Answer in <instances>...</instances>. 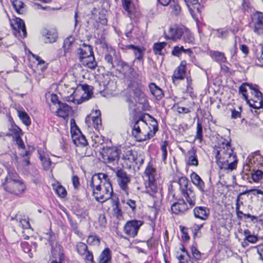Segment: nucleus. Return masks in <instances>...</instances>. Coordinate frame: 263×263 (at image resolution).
Returning a JSON list of instances; mask_svg holds the SVG:
<instances>
[{
  "instance_id": "1",
  "label": "nucleus",
  "mask_w": 263,
  "mask_h": 263,
  "mask_svg": "<svg viewBox=\"0 0 263 263\" xmlns=\"http://www.w3.org/2000/svg\"><path fill=\"white\" fill-rule=\"evenodd\" d=\"M213 154L220 170L233 171L236 168L237 159L230 142H222L214 147Z\"/></svg>"
},
{
  "instance_id": "2",
  "label": "nucleus",
  "mask_w": 263,
  "mask_h": 263,
  "mask_svg": "<svg viewBox=\"0 0 263 263\" xmlns=\"http://www.w3.org/2000/svg\"><path fill=\"white\" fill-rule=\"evenodd\" d=\"M93 189V195L99 202H103L112 196L113 190L107 174L99 173L93 175L89 181Z\"/></svg>"
},
{
  "instance_id": "3",
  "label": "nucleus",
  "mask_w": 263,
  "mask_h": 263,
  "mask_svg": "<svg viewBox=\"0 0 263 263\" xmlns=\"http://www.w3.org/2000/svg\"><path fill=\"white\" fill-rule=\"evenodd\" d=\"M7 175L2 183L4 189L11 194L19 195L23 193L26 185L13 168L10 166H6Z\"/></svg>"
},
{
  "instance_id": "4",
  "label": "nucleus",
  "mask_w": 263,
  "mask_h": 263,
  "mask_svg": "<svg viewBox=\"0 0 263 263\" xmlns=\"http://www.w3.org/2000/svg\"><path fill=\"white\" fill-rule=\"evenodd\" d=\"M147 125L142 117L135 121L132 128V135L138 141H144L153 137L158 131V123L154 118L151 117L150 125L153 130H149L146 134L143 132V128Z\"/></svg>"
},
{
  "instance_id": "5",
  "label": "nucleus",
  "mask_w": 263,
  "mask_h": 263,
  "mask_svg": "<svg viewBox=\"0 0 263 263\" xmlns=\"http://www.w3.org/2000/svg\"><path fill=\"white\" fill-rule=\"evenodd\" d=\"M124 100L128 104L129 110H136L137 103L143 104L146 101L144 93L138 88L128 91L124 96Z\"/></svg>"
},
{
  "instance_id": "6",
  "label": "nucleus",
  "mask_w": 263,
  "mask_h": 263,
  "mask_svg": "<svg viewBox=\"0 0 263 263\" xmlns=\"http://www.w3.org/2000/svg\"><path fill=\"white\" fill-rule=\"evenodd\" d=\"M179 185L180 190L186 198L187 202L191 207L195 205L196 201L195 193L193 192L192 187H189L188 180L186 178L180 177L177 182Z\"/></svg>"
},
{
  "instance_id": "7",
  "label": "nucleus",
  "mask_w": 263,
  "mask_h": 263,
  "mask_svg": "<svg viewBox=\"0 0 263 263\" xmlns=\"http://www.w3.org/2000/svg\"><path fill=\"white\" fill-rule=\"evenodd\" d=\"M54 236H51L48 240L51 247L50 263H61L65 259L63 249L58 242L54 243Z\"/></svg>"
},
{
  "instance_id": "8",
  "label": "nucleus",
  "mask_w": 263,
  "mask_h": 263,
  "mask_svg": "<svg viewBox=\"0 0 263 263\" xmlns=\"http://www.w3.org/2000/svg\"><path fill=\"white\" fill-rule=\"evenodd\" d=\"M119 149L116 147H104L101 152L103 159L107 163L115 165L118 164L119 159Z\"/></svg>"
},
{
  "instance_id": "9",
  "label": "nucleus",
  "mask_w": 263,
  "mask_h": 263,
  "mask_svg": "<svg viewBox=\"0 0 263 263\" xmlns=\"http://www.w3.org/2000/svg\"><path fill=\"white\" fill-rule=\"evenodd\" d=\"M143 222L137 219L131 220L127 221L123 227L124 233L129 237H135L140 229L143 225Z\"/></svg>"
},
{
  "instance_id": "10",
  "label": "nucleus",
  "mask_w": 263,
  "mask_h": 263,
  "mask_svg": "<svg viewBox=\"0 0 263 263\" xmlns=\"http://www.w3.org/2000/svg\"><path fill=\"white\" fill-rule=\"evenodd\" d=\"M10 25L14 31L15 36H21L23 38L27 36V31L25 23L22 19L15 17L10 20Z\"/></svg>"
},
{
  "instance_id": "11",
  "label": "nucleus",
  "mask_w": 263,
  "mask_h": 263,
  "mask_svg": "<svg viewBox=\"0 0 263 263\" xmlns=\"http://www.w3.org/2000/svg\"><path fill=\"white\" fill-rule=\"evenodd\" d=\"M117 182L120 188L125 192L128 190V184L130 182V177L123 169L118 168L115 171Z\"/></svg>"
},
{
  "instance_id": "12",
  "label": "nucleus",
  "mask_w": 263,
  "mask_h": 263,
  "mask_svg": "<svg viewBox=\"0 0 263 263\" xmlns=\"http://www.w3.org/2000/svg\"><path fill=\"white\" fill-rule=\"evenodd\" d=\"M85 123L88 127H93L99 132L102 128L100 111L96 110L95 115L93 114L88 115L85 119Z\"/></svg>"
},
{
  "instance_id": "13",
  "label": "nucleus",
  "mask_w": 263,
  "mask_h": 263,
  "mask_svg": "<svg viewBox=\"0 0 263 263\" xmlns=\"http://www.w3.org/2000/svg\"><path fill=\"white\" fill-rule=\"evenodd\" d=\"M253 31L258 35L263 34V12L256 11L252 16Z\"/></svg>"
},
{
  "instance_id": "14",
  "label": "nucleus",
  "mask_w": 263,
  "mask_h": 263,
  "mask_svg": "<svg viewBox=\"0 0 263 263\" xmlns=\"http://www.w3.org/2000/svg\"><path fill=\"white\" fill-rule=\"evenodd\" d=\"M122 159L124 163H125L127 167H130L134 164H137V157L134 152L129 149H125L124 150L122 156Z\"/></svg>"
},
{
  "instance_id": "15",
  "label": "nucleus",
  "mask_w": 263,
  "mask_h": 263,
  "mask_svg": "<svg viewBox=\"0 0 263 263\" xmlns=\"http://www.w3.org/2000/svg\"><path fill=\"white\" fill-rule=\"evenodd\" d=\"M104 60L110 68H115V63L119 60H117V53L113 48H109V51L104 53Z\"/></svg>"
},
{
  "instance_id": "16",
  "label": "nucleus",
  "mask_w": 263,
  "mask_h": 263,
  "mask_svg": "<svg viewBox=\"0 0 263 263\" xmlns=\"http://www.w3.org/2000/svg\"><path fill=\"white\" fill-rule=\"evenodd\" d=\"M186 62L183 61L181 62L180 65L177 67L172 76V81L174 83L178 81L184 79L185 74Z\"/></svg>"
},
{
  "instance_id": "17",
  "label": "nucleus",
  "mask_w": 263,
  "mask_h": 263,
  "mask_svg": "<svg viewBox=\"0 0 263 263\" xmlns=\"http://www.w3.org/2000/svg\"><path fill=\"white\" fill-rule=\"evenodd\" d=\"M185 29L186 27L183 25H175L174 27L170 28L169 33L171 38L174 41L180 39L183 35Z\"/></svg>"
},
{
  "instance_id": "18",
  "label": "nucleus",
  "mask_w": 263,
  "mask_h": 263,
  "mask_svg": "<svg viewBox=\"0 0 263 263\" xmlns=\"http://www.w3.org/2000/svg\"><path fill=\"white\" fill-rule=\"evenodd\" d=\"M187 210V204L183 200H179L171 206L172 212L176 215L184 213Z\"/></svg>"
},
{
  "instance_id": "19",
  "label": "nucleus",
  "mask_w": 263,
  "mask_h": 263,
  "mask_svg": "<svg viewBox=\"0 0 263 263\" xmlns=\"http://www.w3.org/2000/svg\"><path fill=\"white\" fill-rule=\"evenodd\" d=\"M78 54L79 55L80 60L88 57L89 55H93L92 48L90 45L83 43L80 45L78 48Z\"/></svg>"
},
{
  "instance_id": "20",
  "label": "nucleus",
  "mask_w": 263,
  "mask_h": 263,
  "mask_svg": "<svg viewBox=\"0 0 263 263\" xmlns=\"http://www.w3.org/2000/svg\"><path fill=\"white\" fill-rule=\"evenodd\" d=\"M148 88L151 95L157 100H160L164 97L163 91L155 83H150Z\"/></svg>"
},
{
  "instance_id": "21",
  "label": "nucleus",
  "mask_w": 263,
  "mask_h": 263,
  "mask_svg": "<svg viewBox=\"0 0 263 263\" xmlns=\"http://www.w3.org/2000/svg\"><path fill=\"white\" fill-rule=\"evenodd\" d=\"M72 108L66 103H61L57 111V115L60 117L66 119L71 112Z\"/></svg>"
},
{
  "instance_id": "22",
  "label": "nucleus",
  "mask_w": 263,
  "mask_h": 263,
  "mask_svg": "<svg viewBox=\"0 0 263 263\" xmlns=\"http://www.w3.org/2000/svg\"><path fill=\"white\" fill-rule=\"evenodd\" d=\"M21 247L23 251L29 254L30 258L32 257L33 252L36 251L37 244L35 242H31L29 243L28 242H22Z\"/></svg>"
},
{
  "instance_id": "23",
  "label": "nucleus",
  "mask_w": 263,
  "mask_h": 263,
  "mask_svg": "<svg viewBox=\"0 0 263 263\" xmlns=\"http://www.w3.org/2000/svg\"><path fill=\"white\" fill-rule=\"evenodd\" d=\"M80 61L84 66L90 68V69H95L97 65V62L95 61L94 55H89L88 57L82 58V59L80 60Z\"/></svg>"
},
{
  "instance_id": "24",
  "label": "nucleus",
  "mask_w": 263,
  "mask_h": 263,
  "mask_svg": "<svg viewBox=\"0 0 263 263\" xmlns=\"http://www.w3.org/2000/svg\"><path fill=\"white\" fill-rule=\"evenodd\" d=\"M184 1L186 3L191 15L197 24V17L195 14V11L197 10V7L196 6L197 0H184Z\"/></svg>"
},
{
  "instance_id": "25",
  "label": "nucleus",
  "mask_w": 263,
  "mask_h": 263,
  "mask_svg": "<svg viewBox=\"0 0 263 263\" xmlns=\"http://www.w3.org/2000/svg\"><path fill=\"white\" fill-rule=\"evenodd\" d=\"M144 174L147 178V180H155L156 170L152 163L149 162L147 165L144 171Z\"/></svg>"
},
{
  "instance_id": "26",
  "label": "nucleus",
  "mask_w": 263,
  "mask_h": 263,
  "mask_svg": "<svg viewBox=\"0 0 263 263\" xmlns=\"http://www.w3.org/2000/svg\"><path fill=\"white\" fill-rule=\"evenodd\" d=\"M111 259L110 250L105 248L101 253L99 257V263H110Z\"/></svg>"
},
{
  "instance_id": "27",
  "label": "nucleus",
  "mask_w": 263,
  "mask_h": 263,
  "mask_svg": "<svg viewBox=\"0 0 263 263\" xmlns=\"http://www.w3.org/2000/svg\"><path fill=\"white\" fill-rule=\"evenodd\" d=\"M198 189L202 192V195L201 197V200L203 201V200L208 198L210 195V191L205 187L204 183L201 180L200 177L198 176Z\"/></svg>"
},
{
  "instance_id": "28",
  "label": "nucleus",
  "mask_w": 263,
  "mask_h": 263,
  "mask_svg": "<svg viewBox=\"0 0 263 263\" xmlns=\"http://www.w3.org/2000/svg\"><path fill=\"white\" fill-rule=\"evenodd\" d=\"M210 55L212 58L219 63H224L227 59L224 53L218 51H211Z\"/></svg>"
},
{
  "instance_id": "29",
  "label": "nucleus",
  "mask_w": 263,
  "mask_h": 263,
  "mask_svg": "<svg viewBox=\"0 0 263 263\" xmlns=\"http://www.w3.org/2000/svg\"><path fill=\"white\" fill-rule=\"evenodd\" d=\"M13 7L19 14H23L26 12V5L20 0H13L12 2Z\"/></svg>"
},
{
  "instance_id": "30",
  "label": "nucleus",
  "mask_w": 263,
  "mask_h": 263,
  "mask_svg": "<svg viewBox=\"0 0 263 263\" xmlns=\"http://www.w3.org/2000/svg\"><path fill=\"white\" fill-rule=\"evenodd\" d=\"M79 132V135L76 134L72 136L73 143L77 146H86L88 142L85 137L80 131Z\"/></svg>"
},
{
  "instance_id": "31",
  "label": "nucleus",
  "mask_w": 263,
  "mask_h": 263,
  "mask_svg": "<svg viewBox=\"0 0 263 263\" xmlns=\"http://www.w3.org/2000/svg\"><path fill=\"white\" fill-rule=\"evenodd\" d=\"M117 65L120 67L122 70L125 74H132L134 72V68L128 63L121 60L117 61Z\"/></svg>"
},
{
  "instance_id": "32",
  "label": "nucleus",
  "mask_w": 263,
  "mask_h": 263,
  "mask_svg": "<svg viewBox=\"0 0 263 263\" xmlns=\"http://www.w3.org/2000/svg\"><path fill=\"white\" fill-rule=\"evenodd\" d=\"M158 191V186L156 179L154 180H148L146 184V192L151 196L156 193Z\"/></svg>"
},
{
  "instance_id": "33",
  "label": "nucleus",
  "mask_w": 263,
  "mask_h": 263,
  "mask_svg": "<svg viewBox=\"0 0 263 263\" xmlns=\"http://www.w3.org/2000/svg\"><path fill=\"white\" fill-rule=\"evenodd\" d=\"M74 42V38L72 35L66 37L63 43V48L64 51V54L71 51Z\"/></svg>"
},
{
  "instance_id": "34",
  "label": "nucleus",
  "mask_w": 263,
  "mask_h": 263,
  "mask_svg": "<svg viewBox=\"0 0 263 263\" xmlns=\"http://www.w3.org/2000/svg\"><path fill=\"white\" fill-rule=\"evenodd\" d=\"M131 50L133 51L135 57V61L138 60L143 62L144 49L139 46L134 45V48H132Z\"/></svg>"
},
{
  "instance_id": "35",
  "label": "nucleus",
  "mask_w": 263,
  "mask_h": 263,
  "mask_svg": "<svg viewBox=\"0 0 263 263\" xmlns=\"http://www.w3.org/2000/svg\"><path fill=\"white\" fill-rule=\"evenodd\" d=\"M186 158L187 164L190 165H197V159L196 156V151L192 150L188 152Z\"/></svg>"
},
{
  "instance_id": "36",
  "label": "nucleus",
  "mask_w": 263,
  "mask_h": 263,
  "mask_svg": "<svg viewBox=\"0 0 263 263\" xmlns=\"http://www.w3.org/2000/svg\"><path fill=\"white\" fill-rule=\"evenodd\" d=\"M245 236L244 241H247L252 243H256L258 240V237L255 235L252 234L251 232L249 230H245L243 232Z\"/></svg>"
},
{
  "instance_id": "37",
  "label": "nucleus",
  "mask_w": 263,
  "mask_h": 263,
  "mask_svg": "<svg viewBox=\"0 0 263 263\" xmlns=\"http://www.w3.org/2000/svg\"><path fill=\"white\" fill-rule=\"evenodd\" d=\"M23 159L22 160V162L20 163L18 161V157L16 155H14V164L15 165V166H16V167L17 168V169L18 168H21L22 167H26V166H28L30 164V158L29 157L28 158H23Z\"/></svg>"
},
{
  "instance_id": "38",
  "label": "nucleus",
  "mask_w": 263,
  "mask_h": 263,
  "mask_svg": "<svg viewBox=\"0 0 263 263\" xmlns=\"http://www.w3.org/2000/svg\"><path fill=\"white\" fill-rule=\"evenodd\" d=\"M76 247L78 253L81 256H84L89 251L87 245L82 242H77Z\"/></svg>"
},
{
  "instance_id": "39",
  "label": "nucleus",
  "mask_w": 263,
  "mask_h": 263,
  "mask_svg": "<svg viewBox=\"0 0 263 263\" xmlns=\"http://www.w3.org/2000/svg\"><path fill=\"white\" fill-rule=\"evenodd\" d=\"M250 87L253 88V85L247 83H243L239 88V92L242 94L243 98L246 101H248V97L247 95L248 89L250 90Z\"/></svg>"
},
{
  "instance_id": "40",
  "label": "nucleus",
  "mask_w": 263,
  "mask_h": 263,
  "mask_svg": "<svg viewBox=\"0 0 263 263\" xmlns=\"http://www.w3.org/2000/svg\"><path fill=\"white\" fill-rule=\"evenodd\" d=\"M87 243L90 246H99L100 244V239L96 234H91L89 235L87 239Z\"/></svg>"
},
{
  "instance_id": "41",
  "label": "nucleus",
  "mask_w": 263,
  "mask_h": 263,
  "mask_svg": "<svg viewBox=\"0 0 263 263\" xmlns=\"http://www.w3.org/2000/svg\"><path fill=\"white\" fill-rule=\"evenodd\" d=\"M58 38V33L55 31H48L45 35V42L52 43L56 41Z\"/></svg>"
},
{
  "instance_id": "42",
  "label": "nucleus",
  "mask_w": 263,
  "mask_h": 263,
  "mask_svg": "<svg viewBox=\"0 0 263 263\" xmlns=\"http://www.w3.org/2000/svg\"><path fill=\"white\" fill-rule=\"evenodd\" d=\"M18 116L23 122V123L27 126H29L31 124V120L28 115L24 111L18 110L17 111Z\"/></svg>"
},
{
  "instance_id": "43",
  "label": "nucleus",
  "mask_w": 263,
  "mask_h": 263,
  "mask_svg": "<svg viewBox=\"0 0 263 263\" xmlns=\"http://www.w3.org/2000/svg\"><path fill=\"white\" fill-rule=\"evenodd\" d=\"M209 210L205 207L198 206V218L205 220L209 215Z\"/></svg>"
},
{
  "instance_id": "44",
  "label": "nucleus",
  "mask_w": 263,
  "mask_h": 263,
  "mask_svg": "<svg viewBox=\"0 0 263 263\" xmlns=\"http://www.w3.org/2000/svg\"><path fill=\"white\" fill-rule=\"evenodd\" d=\"M168 145V143L166 141H163L161 145L160 149L162 153V159L164 163H166V161L167 156V147Z\"/></svg>"
},
{
  "instance_id": "45",
  "label": "nucleus",
  "mask_w": 263,
  "mask_h": 263,
  "mask_svg": "<svg viewBox=\"0 0 263 263\" xmlns=\"http://www.w3.org/2000/svg\"><path fill=\"white\" fill-rule=\"evenodd\" d=\"M82 89L84 91V94L86 95V96H83V98L88 100L93 94L92 87L88 85L84 84L82 85Z\"/></svg>"
},
{
  "instance_id": "46",
  "label": "nucleus",
  "mask_w": 263,
  "mask_h": 263,
  "mask_svg": "<svg viewBox=\"0 0 263 263\" xmlns=\"http://www.w3.org/2000/svg\"><path fill=\"white\" fill-rule=\"evenodd\" d=\"M166 45L167 44L165 42H161L154 44L153 49L155 54L161 55V51L162 49L166 46Z\"/></svg>"
},
{
  "instance_id": "47",
  "label": "nucleus",
  "mask_w": 263,
  "mask_h": 263,
  "mask_svg": "<svg viewBox=\"0 0 263 263\" xmlns=\"http://www.w3.org/2000/svg\"><path fill=\"white\" fill-rule=\"evenodd\" d=\"M183 36L184 41L189 43H192L194 40V37L193 34L187 28L185 29V31L184 32Z\"/></svg>"
},
{
  "instance_id": "48",
  "label": "nucleus",
  "mask_w": 263,
  "mask_h": 263,
  "mask_svg": "<svg viewBox=\"0 0 263 263\" xmlns=\"http://www.w3.org/2000/svg\"><path fill=\"white\" fill-rule=\"evenodd\" d=\"M9 130L14 135V137L22 136L23 135L21 129L14 124H12L11 125Z\"/></svg>"
},
{
  "instance_id": "49",
  "label": "nucleus",
  "mask_w": 263,
  "mask_h": 263,
  "mask_svg": "<svg viewBox=\"0 0 263 263\" xmlns=\"http://www.w3.org/2000/svg\"><path fill=\"white\" fill-rule=\"evenodd\" d=\"M98 45L100 48H102L103 49V51L104 52V53L109 51V48H112L111 46L108 45V44L104 39H101L99 41Z\"/></svg>"
},
{
  "instance_id": "50",
  "label": "nucleus",
  "mask_w": 263,
  "mask_h": 263,
  "mask_svg": "<svg viewBox=\"0 0 263 263\" xmlns=\"http://www.w3.org/2000/svg\"><path fill=\"white\" fill-rule=\"evenodd\" d=\"M56 193L61 197H65L67 195V192L65 189L61 184H58L55 187Z\"/></svg>"
},
{
  "instance_id": "51",
  "label": "nucleus",
  "mask_w": 263,
  "mask_h": 263,
  "mask_svg": "<svg viewBox=\"0 0 263 263\" xmlns=\"http://www.w3.org/2000/svg\"><path fill=\"white\" fill-rule=\"evenodd\" d=\"M112 205L114 206L113 211L114 212V214L118 218H120L122 217V212L119 206V201H114Z\"/></svg>"
},
{
  "instance_id": "52",
  "label": "nucleus",
  "mask_w": 263,
  "mask_h": 263,
  "mask_svg": "<svg viewBox=\"0 0 263 263\" xmlns=\"http://www.w3.org/2000/svg\"><path fill=\"white\" fill-rule=\"evenodd\" d=\"M247 103L249 104L250 106L255 108V109H259L262 107L263 106V101H247Z\"/></svg>"
},
{
  "instance_id": "53",
  "label": "nucleus",
  "mask_w": 263,
  "mask_h": 263,
  "mask_svg": "<svg viewBox=\"0 0 263 263\" xmlns=\"http://www.w3.org/2000/svg\"><path fill=\"white\" fill-rule=\"evenodd\" d=\"M91 138L96 144H101L103 142L102 136L97 133H93L91 136Z\"/></svg>"
},
{
  "instance_id": "54",
  "label": "nucleus",
  "mask_w": 263,
  "mask_h": 263,
  "mask_svg": "<svg viewBox=\"0 0 263 263\" xmlns=\"http://www.w3.org/2000/svg\"><path fill=\"white\" fill-rule=\"evenodd\" d=\"M191 250L193 256L192 259H190L187 263H197V259L196 256H197V249L195 246H192L191 247Z\"/></svg>"
},
{
  "instance_id": "55",
  "label": "nucleus",
  "mask_w": 263,
  "mask_h": 263,
  "mask_svg": "<svg viewBox=\"0 0 263 263\" xmlns=\"http://www.w3.org/2000/svg\"><path fill=\"white\" fill-rule=\"evenodd\" d=\"M263 173L261 171L257 170L252 173V178L254 182H258L262 178Z\"/></svg>"
},
{
  "instance_id": "56",
  "label": "nucleus",
  "mask_w": 263,
  "mask_h": 263,
  "mask_svg": "<svg viewBox=\"0 0 263 263\" xmlns=\"http://www.w3.org/2000/svg\"><path fill=\"white\" fill-rule=\"evenodd\" d=\"M40 160L42 162L43 166L45 170H48L50 166L51 162L50 159L45 157L41 156L40 157Z\"/></svg>"
},
{
  "instance_id": "57",
  "label": "nucleus",
  "mask_w": 263,
  "mask_h": 263,
  "mask_svg": "<svg viewBox=\"0 0 263 263\" xmlns=\"http://www.w3.org/2000/svg\"><path fill=\"white\" fill-rule=\"evenodd\" d=\"M183 51H184V48L183 46H176L174 47L172 51V54L174 56L179 57L183 52Z\"/></svg>"
},
{
  "instance_id": "58",
  "label": "nucleus",
  "mask_w": 263,
  "mask_h": 263,
  "mask_svg": "<svg viewBox=\"0 0 263 263\" xmlns=\"http://www.w3.org/2000/svg\"><path fill=\"white\" fill-rule=\"evenodd\" d=\"M255 62L257 66L263 68V48L261 51V53L257 55Z\"/></svg>"
},
{
  "instance_id": "59",
  "label": "nucleus",
  "mask_w": 263,
  "mask_h": 263,
  "mask_svg": "<svg viewBox=\"0 0 263 263\" xmlns=\"http://www.w3.org/2000/svg\"><path fill=\"white\" fill-rule=\"evenodd\" d=\"M20 226L23 229H29L31 228L28 218H21L20 219Z\"/></svg>"
},
{
  "instance_id": "60",
  "label": "nucleus",
  "mask_w": 263,
  "mask_h": 263,
  "mask_svg": "<svg viewBox=\"0 0 263 263\" xmlns=\"http://www.w3.org/2000/svg\"><path fill=\"white\" fill-rule=\"evenodd\" d=\"M180 231H181V238H182V239L183 240V241H187L190 238V237L188 235V233H187V229L183 227V226H180Z\"/></svg>"
},
{
  "instance_id": "61",
  "label": "nucleus",
  "mask_w": 263,
  "mask_h": 263,
  "mask_svg": "<svg viewBox=\"0 0 263 263\" xmlns=\"http://www.w3.org/2000/svg\"><path fill=\"white\" fill-rule=\"evenodd\" d=\"M84 255V260L86 263H95L93 254L91 252L88 251Z\"/></svg>"
},
{
  "instance_id": "62",
  "label": "nucleus",
  "mask_w": 263,
  "mask_h": 263,
  "mask_svg": "<svg viewBox=\"0 0 263 263\" xmlns=\"http://www.w3.org/2000/svg\"><path fill=\"white\" fill-rule=\"evenodd\" d=\"M122 6L124 10L128 13H130L132 5L131 0H122Z\"/></svg>"
},
{
  "instance_id": "63",
  "label": "nucleus",
  "mask_w": 263,
  "mask_h": 263,
  "mask_svg": "<svg viewBox=\"0 0 263 263\" xmlns=\"http://www.w3.org/2000/svg\"><path fill=\"white\" fill-rule=\"evenodd\" d=\"M98 222L100 227L105 228L107 224V220L104 214H101L98 217Z\"/></svg>"
},
{
  "instance_id": "64",
  "label": "nucleus",
  "mask_w": 263,
  "mask_h": 263,
  "mask_svg": "<svg viewBox=\"0 0 263 263\" xmlns=\"http://www.w3.org/2000/svg\"><path fill=\"white\" fill-rule=\"evenodd\" d=\"M251 93L253 97H261V92L256 88V86L253 85V88L250 87Z\"/></svg>"
}]
</instances>
